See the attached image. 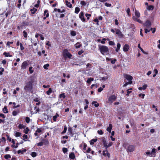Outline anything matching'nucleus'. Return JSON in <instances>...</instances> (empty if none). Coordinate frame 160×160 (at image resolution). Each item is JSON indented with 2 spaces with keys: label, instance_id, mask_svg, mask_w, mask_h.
I'll list each match as a JSON object with an SVG mask.
<instances>
[{
  "label": "nucleus",
  "instance_id": "69168bd1",
  "mask_svg": "<svg viewBox=\"0 0 160 160\" xmlns=\"http://www.w3.org/2000/svg\"><path fill=\"white\" fill-rule=\"evenodd\" d=\"M20 49L21 50H23L24 49V47H23L22 44L20 43Z\"/></svg>",
  "mask_w": 160,
  "mask_h": 160
},
{
  "label": "nucleus",
  "instance_id": "774afa93",
  "mask_svg": "<svg viewBox=\"0 0 160 160\" xmlns=\"http://www.w3.org/2000/svg\"><path fill=\"white\" fill-rule=\"evenodd\" d=\"M106 40V38H103L102 39V40L101 41V42L102 44H105V41Z\"/></svg>",
  "mask_w": 160,
  "mask_h": 160
},
{
  "label": "nucleus",
  "instance_id": "f03ea898",
  "mask_svg": "<svg viewBox=\"0 0 160 160\" xmlns=\"http://www.w3.org/2000/svg\"><path fill=\"white\" fill-rule=\"evenodd\" d=\"M99 50L101 53L103 55H107L109 53L108 48L106 46L102 45L99 47Z\"/></svg>",
  "mask_w": 160,
  "mask_h": 160
},
{
  "label": "nucleus",
  "instance_id": "603ef678",
  "mask_svg": "<svg viewBox=\"0 0 160 160\" xmlns=\"http://www.w3.org/2000/svg\"><path fill=\"white\" fill-rule=\"evenodd\" d=\"M4 158L6 159H8L11 158V156L9 154H6L4 156Z\"/></svg>",
  "mask_w": 160,
  "mask_h": 160
},
{
  "label": "nucleus",
  "instance_id": "f3484780",
  "mask_svg": "<svg viewBox=\"0 0 160 160\" xmlns=\"http://www.w3.org/2000/svg\"><path fill=\"white\" fill-rule=\"evenodd\" d=\"M65 3L66 5L69 8H72V5L71 3L69 2L68 0H66L65 1Z\"/></svg>",
  "mask_w": 160,
  "mask_h": 160
},
{
  "label": "nucleus",
  "instance_id": "6e6d98bb",
  "mask_svg": "<svg viewBox=\"0 0 160 160\" xmlns=\"http://www.w3.org/2000/svg\"><path fill=\"white\" fill-rule=\"evenodd\" d=\"M62 150L63 152L64 153H65L67 152L68 151V150L67 148H62Z\"/></svg>",
  "mask_w": 160,
  "mask_h": 160
},
{
  "label": "nucleus",
  "instance_id": "0e129e2a",
  "mask_svg": "<svg viewBox=\"0 0 160 160\" xmlns=\"http://www.w3.org/2000/svg\"><path fill=\"white\" fill-rule=\"evenodd\" d=\"M36 131L38 133H40L42 132V129L41 128H38Z\"/></svg>",
  "mask_w": 160,
  "mask_h": 160
},
{
  "label": "nucleus",
  "instance_id": "1a4fd4ad",
  "mask_svg": "<svg viewBox=\"0 0 160 160\" xmlns=\"http://www.w3.org/2000/svg\"><path fill=\"white\" fill-rule=\"evenodd\" d=\"M151 25V23L150 21L148 20L144 23L143 26L146 28H149Z\"/></svg>",
  "mask_w": 160,
  "mask_h": 160
},
{
  "label": "nucleus",
  "instance_id": "2f4dec72",
  "mask_svg": "<svg viewBox=\"0 0 160 160\" xmlns=\"http://www.w3.org/2000/svg\"><path fill=\"white\" fill-rule=\"evenodd\" d=\"M59 117V115L58 113H56L55 115L53 116V120L55 122L56 121V119L57 118Z\"/></svg>",
  "mask_w": 160,
  "mask_h": 160
},
{
  "label": "nucleus",
  "instance_id": "4c0bfd02",
  "mask_svg": "<svg viewBox=\"0 0 160 160\" xmlns=\"http://www.w3.org/2000/svg\"><path fill=\"white\" fill-rule=\"evenodd\" d=\"M154 8V6L152 5H149L147 9L149 10H152Z\"/></svg>",
  "mask_w": 160,
  "mask_h": 160
},
{
  "label": "nucleus",
  "instance_id": "4be33fe9",
  "mask_svg": "<svg viewBox=\"0 0 160 160\" xmlns=\"http://www.w3.org/2000/svg\"><path fill=\"white\" fill-rule=\"evenodd\" d=\"M68 131L70 134L71 135V136L72 137L74 135V134L72 132V129L71 127H70L68 128Z\"/></svg>",
  "mask_w": 160,
  "mask_h": 160
},
{
  "label": "nucleus",
  "instance_id": "412c9836",
  "mask_svg": "<svg viewBox=\"0 0 160 160\" xmlns=\"http://www.w3.org/2000/svg\"><path fill=\"white\" fill-rule=\"evenodd\" d=\"M75 48L76 49L79 48L81 46L82 44H80V42H78L75 45Z\"/></svg>",
  "mask_w": 160,
  "mask_h": 160
},
{
  "label": "nucleus",
  "instance_id": "e433bc0d",
  "mask_svg": "<svg viewBox=\"0 0 160 160\" xmlns=\"http://www.w3.org/2000/svg\"><path fill=\"white\" fill-rule=\"evenodd\" d=\"M80 11V9L78 7H76L75 8V12L76 13L78 14Z\"/></svg>",
  "mask_w": 160,
  "mask_h": 160
},
{
  "label": "nucleus",
  "instance_id": "5fc2aeb1",
  "mask_svg": "<svg viewBox=\"0 0 160 160\" xmlns=\"http://www.w3.org/2000/svg\"><path fill=\"white\" fill-rule=\"evenodd\" d=\"M21 135V133L20 132H17L15 134V136L16 137H20Z\"/></svg>",
  "mask_w": 160,
  "mask_h": 160
},
{
  "label": "nucleus",
  "instance_id": "052dcab7",
  "mask_svg": "<svg viewBox=\"0 0 160 160\" xmlns=\"http://www.w3.org/2000/svg\"><path fill=\"white\" fill-rule=\"evenodd\" d=\"M91 149L90 148L88 147V149L86 151V152L84 151V152H87V153H89L91 151Z\"/></svg>",
  "mask_w": 160,
  "mask_h": 160
},
{
  "label": "nucleus",
  "instance_id": "a18cd8bd",
  "mask_svg": "<svg viewBox=\"0 0 160 160\" xmlns=\"http://www.w3.org/2000/svg\"><path fill=\"white\" fill-rule=\"evenodd\" d=\"M97 132L99 134H100L101 135H102L104 133L103 131L101 130H98L97 131Z\"/></svg>",
  "mask_w": 160,
  "mask_h": 160
},
{
  "label": "nucleus",
  "instance_id": "c756f323",
  "mask_svg": "<svg viewBox=\"0 0 160 160\" xmlns=\"http://www.w3.org/2000/svg\"><path fill=\"white\" fill-rule=\"evenodd\" d=\"M44 15L46 16V17H48L49 16V14L48 13V10H46L44 11Z\"/></svg>",
  "mask_w": 160,
  "mask_h": 160
},
{
  "label": "nucleus",
  "instance_id": "423d86ee",
  "mask_svg": "<svg viewBox=\"0 0 160 160\" xmlns=\"http://www.w3.org/2000/svg\"><path fill=\"white\" fill-rule=\"evenodd\" d=\"M123 76L124 78L129 82L132 81V80L133 79V77L130 75L125 74L123 75Z\"/></svg>",
  "mask_w": 160,
  "mask_h": 160
},
{
  "label": "nucleus",
  "instance_id": "49530a36",
  "mask_svg": "<svg viewBox=\"0 0 160 160\" xmlns=\"http://www.w3.org/2000/svg\"><path fill=\"white\" fill-rule=\"evenodd\" d=\"M87 147V144L85 143L84 142L83 143V151H86V148Z\"/></svg>",
  "mask_w": 160,
  "mask_h": 160
},
{
  "label": "nucleus",
  "instance_id": "13d9d810",
  "mask_svg": "<svg viewBox=\"0 0 160 160\" xmlns=\"http://www.w3.org/2000/svg\"><path fill=\"white\" fill-rule=\"evenodd\" d=\"M0 69L1 70V71H0V75H2L3 74V72L4 71V69L2 67L0 68Z\"/></svg>",
  "mask_w": 160,
  "mask_h": 160
},
{
  "label": "nucleus",
  "instance_id": "4468645a",
  "mask_svg": "<svg viewBox=\"0 0 160 160\" xmlns=\"http://www.w3.org/2000/svg\"><path fill=\"white\" fill-rule=\"evenodd\" d=\"M100 139L102 141L103 144L104 146V147L105 148L106 145H107V143L106 142V141L105 140V138L104 137H102Z\"/></svg>",
  "mask_w": 160,
  "mask_h": 160
},
{
  "label": "nucleus",
  "instance_id": "09e8293b",
  "mask_svg": "<svg viewBox=\"0 0 160 160\" xmlns=\"http://www.w3.org/2000/svg\"><path fill=\"white\" fill-rule=\"evenodd\" d=\"M43 145L42 142V141L41 142L38 143H37L36 144V145L38 146H42Z\"/></svg>",
  "mask_w": 160,
  "mask_h": 160
},
{
  "label": "nucleus",
  "instance_id": "c9c22d12",
  "mask_svg": "<svg viewBox=\"0 0 160 160\" xmlns=\"http://www.w3.org/2000/svg\"><path fill=\"white\" fill-rule=\"evenodd\" d=\"M112 142H109L108 144V145L107 144V145H106V147H105V149H107V148L108 147H110L111 146H112Z\"/></svg>",
  "mask_w": 160,
  "mask_h": 160
},
{
  "label": "nucleus",
  "instance_id": "4d7b16f0",
  "mask_svg": "<svg viewBox=\"0 0 160 160\" xmlns=\"http://www.w3.org/2000/svg\"><path fill=\"white\" fill-rule=\"evenodd\" d=\"M145 95L143 93H140L139 94L138 96L140 97H141L142 98H144Z\"/></svg>",
  "mask_w": 160,
  "mask_h": 160
},
{
  "label": "nucleus",
  "instance_id": "338daca9",
  "mask_svg": "<svg viewBox=\"0 0 160 160\" xmlns=\"http://www.w3.org/2000/svg\"><path fill=\"white\" fill-rule=\"evenodd\" d=\"M80 4L83 6H84L86 5V3L84 1H82L80 2Z\"/></svg>",
  "mask_w": 160,
  "mask_h": 160
},
{
  "label": "nucleus",
  "instance_id": "a878e982",
  "mask_svg": "<svg viewBox=\"0 0 160 160\" xmlns=\"http://www.w3.org/2000/svg\"><path fill=\"white\" fill-rule=\"evenodd\" d=\"M135 16L138 18L140 17V13H139V12L138 11L136 10H135Z\"/></svg>",
  "mask_w": 160,
  "mask_h": 160
},
{
  "label": "nucleus",
  "instance_id": "6ab92c4d",
  "mask_svg": "<svg viewBox=\"0 0 160 160\" xmlns=\"http://www.w3.org/2000/svg\"><path fill=\"white\" fill-rule=\"evenodd\" d=\"M3 55L5 57H12V55L10 54V53L9 52H4L3 53Z\"/></svg>",
  "mask_w": 160,
  "mask_h": 160
},
{
  "label": "nucleus",
  "instance_id": "f8f14e48",
  "mask_svg": "<svg viewBox=\"0 0 160 160\" xmlns=\"http://www.w3.org/2000/svg\"><path fill=\"white\" fill-rule=\"evenodd\" d=\"M102 154L105 157L107 156L108 158H109L110 157V153L108 152L107 149H106L105 150L103 151Z\"/></svg>",
  "mask_w": 160,
  "mask_h": 160
},
{
  "label": "nucleus",
  "instance_id": "473e14b6",
  "mask_svg": "<svg viewBox=\"0 0 160 160\" xmlns=\"http://www.w3.org/2000/svg\"><path fill=\"white\" fill-rule=\"evenodd\" d=\"M70 34L72 36H75L76 35V32L74 31H70Z\"/></svg>",
  "mask_w": 160,
  "mask_h": 160
},
{
  "label": "nucleus",
  "instance_id": "dca6fc26",
  "mask_svg": "<svg viewBox=\"0 0 160 160\" xmlns=\"http://www.w3.org/2000/svg\"><path fill=\"white\" fill-rule=\"evenodd\" d=\"M112 128V125L110 123L109 125V126L107 128L106 130L109 133H110L111 132Z\"/></svg>",
  "mask_w": 160,
  "mask_h": 160
},
{
  "label": "nucleus",
  "instance_id": "a211bd4d",
  "mask_svg": "<svg viewBox=\"0 0 160 160\" xmlns=\"http://www.w3.org/2000/svg\"><path fill=\"white\" fill-rule=\"evenodd\" d=\"M97 139L96 138H94L91 139L90 141V144L91 145H93L95 142L97 141Z\"/></svg>",
  "mask_w": 160,
  "mask_h": 160
},
{
  "label": "nucleus",
  "instance_id": "680f3d73",
  "mask_svg": "<svg viewBox=\"0 0 160 160\" xmlns=\"http://www.w3.org/2000/svg\"><path fill=\"white\" fill-rule=\"evenodd\" d=\"M109 44L110 45L114 46L115 45V44L114 42L112 41H110L109 42Z\"/></svg>",
  "mask_w": 160,
  "mask_h": 160
},
{
  "label": "nucleus",
  "instance_id": "79ce46f5",
  "mask_svg": "<svg viewBox=\"0 0 160 160\" xmlns=\"http://www.w3.org/2000/svg\"><path fill=\"white\" fill-rule=\"evenodd\" d=\"M23 138H24L23 140L24 141H26L27 140L25 139H27L28 138V137L27 135L26 134H24L22 136Z\"/></svg>",
  "mask_w": 160,
  "mask_h": 160
},
{
  "label": "nucleus",
  "instance_id": "7ed1b4c3",
  "mask_svg": "<svg viewBox=\"0 0 160 160\" xmlns=\"http://www.w3.org/2000/svg\"><path fill=\"white\" fill-rule=\"evenodd\" d=\"M117 98V96L114 95H110L107 98V99L106 100V103L112 104L114 101L116 100Z\"/></svg>",
  "mask_w": 160,
  "mask_h": 160
},
{
  "label": "nucleus",
  "instance_id": "39448f33",
  "mask_svg": "<svg viewBox=\"0 0 160 160\" xmlns=\"http://www.w3.org/2000/svg\"><path fill=\"white\" fill-rule=\"evenodd\" d=\"M28 65V61L23 62L21 65V69L23 70L25 69Z\"/></svg>",
  "mask_w": 160,
  "mask_h": 160
},
{
  "label": "nucleus",
  "instance_id": "e2e57ef3",
  "mask_svg": "<svg viewBox=\"0 0 160 160\" xmlns=\"http://www.w3.org/2000/svg\"><path fill=\"white\" fill-rule=\"evenodd\" d=\"M29 131V129L28 128H27L24 131V133L25 134H28V132Z\"/></svg>",
  "mask_w": 160,
  "mask_h": 160
},
{
  "label": "nucleus",
  "instance_id": "2eb2a0df",
  "mask_svg": "<svg viewBox=\"0 0 160 160\" xmlns=\"http://www.w3.org/2000/svg\"><path fill=\"white\" fill-rule=\"evenodd\" d=\"M42 142L43 144L44 145H48L49 144V141L47 139H43L42 141Z\"/></svg>",
  "mask_w": 160,
  "mask_h": 160
},
{
  "label": "nucleus",
  "instance_id": "9b49d317",
  "mask_svg": "<svg viewBox=\"0 0 160 160\" xmlns=\"http://www.w3.org/2000/svg\"><path fill=\"white\" fill-rule=\"evenodd\" d=\"M29 23L26 21L22 22L21 24V28L22 29L24 27L28 26L29 25Z\"/></svg>",
  "mask_w": 160,
  "mask_h": 160
},
{
  "label": "nucleus",
  "instance_id": "bb28decb",
  "mask_svg": "<svg viewBox=\"0 0 160 160\" xmlns=\"http://www.w3.org/2000/svg\"><path fill=\"white\" fill-rule=\"evenodd\" d=\"M92 105L94 104V106L95 107H98L99 106V104L96 101L92 102Z\"/></svg>",
  "mask_w": 160,
  "mask_h": 160
},
{
  "label": "nucleus",
  "instance_id": "b1692460",
  "mask_svg": "<svg viewBox=\"0 0 160 160\" xmlns=\"http://www.w3.org/2000/svg\"><path fill=\"white\" fill-rule=\"evenodd\" d=\"M138 48H139L140 50L142 51V52L143 53H144V54H148V53L147 52H145L144 50H143V49L140 46V44H139L138 45Z\"/></svg>",
  "mask_w": 160,
  "mask_h": 160
},
{
  "label": "nucleus",
  "instance_id": "c85d7f7f",
  "mask_svg": "<svg viewBox=\"0 0 160 160\" xmlns=\"http://www.w3.org/2000/svg\"><path fill=\"white\" fill-rule=\"evenodd\" d=\"M27 151V150L26 149H24L23 150H19L18 151V154L21 153L22 154L24 152H26Z\"/></svg>",
  "mask_w": 160,
  "mask_h": 160
},
{
  "label": "nucleus",
  "instance_id": "ea45409f",
  "mask_svg": "<svg viewBox=\"0 0 160 160\" xmlns=\"http://www.w3.org/2000/svg\"><path fill=\"white\" fill-rule=\"evenodd\" d=\"M34 109L36 110L35 113H37L38 112H39L40 111L39 108L36 106L34 107Z\"/></svg>",
  "mask_w": 160,
  "mask_h": 160
},
{
  "label": "nucleus",
  "instance_id": "3c124183",
  "mask_svg": "<svg viewBox=\"0 0 160 160\" xmlns=\"http://www.w3.org/2000/svg\"><path fill=\"white\" fill-rule=\"evenodd\" d=\"M25 127L23 124H19L18 126V128L20 129L24 128Z\"/></svg>",
  "mask_w": 160,
  "mask_h": 160
},
{
  "label": "nucleus",
  "instance_id": "c03bdc74",
  "mask_svg": "<svg viewBox=\"0 0 160 160\" xmlns=\"http://www.w3.org/2000/svg\"><path fill=\"white\" fill-rule=\"evenodd\" d=\"M132 83V81L128 82H126L123 85L124 87H125L128 85V84H131Z\"/></svg>",
  "mask_w": 160,
  "mask_h": 160
},
{
  "label": "nucleus",
  "instance_id": "bf43d9fd",
  "mask_svg": "<svg viewBox=\"0 0 160 160\" xmlns=\"http://www.w3.org/2000/svg\"><path fill=\"white\" fill-rule=\"evenodd\" d=\"M30 119L29 117H27L25 118V121L27 123H29L30 122Z\"/></svg>",
  "mask_w": 160,
  "mask_h": 160
},
{
  "label": "nucleus",
  "instance_id": "8fccbe9b",
  "mask_svg": "<svg viewBox=\"0 0 160 160\" xmlns=\"http://www.w3.org/2000/svg\"><path fill=\"white\" fill-rule=\"evenodd\" d=\"M49 64L48 63L45 64L43 66V68L45 69H47L48 68V67L49 66Z\"/></svg>",
  "mask_w": 160,
  "mask_h": 160
},
{
  "label": "nucleus",
  "instance_id": "72a5a7b5",
  "mask_svg": "<svg viewBox=\"0 0 160 160\" xmlns=\"http://www.w3.org/2000/svg\"><path fill=\"white\" fill-rule=\"evenodd\" d=\"M23 36L24 38L27 39V38L28 34L25 31H24L22 32Z\"/></svg>",
  "mask_w": 160,
  "mask_h": 160
},
{
  "label": "nucleus",
  "instance_id": "de8ad7c7",
  "mask_svg": "<svg viewBox=\"0 0 160 160\" xmlns=\"http://www.w3.org/2000/svg\"><path fill=\"white\" fill-rule=\"evenodd\" d=\"M32 67H30L29 68V71L30 74H32L33 73L34 71L32 70Z\"/></svg>",
  "mask_w": 160,
  "mask_h": 160
},
{
  "label": "nucleus",
  "instance_id": "a19ab883",
  "mask_svg": "<svg viewBox=\"0 0 160 160\" xmlns=\"http://www.w3.org/2000/svg\"><path fill=\"white\" fill-rule=\"evenodd\" d=\"M67 127H66V126H65L64 127V130H63V131L61 132V134H63L64 133H65L66 131H67Z\"/></svg>",
  "mask_w": 160,
  "mask_h": 160
},
{
  "label": "nucleus",
  "instance_id": "f704fd0d",
  "mask_svg": "<svg viewBox=\"0 0 160 160\" xmlns=\"http://www.w3.org/2000/svg\"><path fill=\"white\" fill-rule=\"evenodd\" d=\"M52 89L51 88H49L48 89V90L46 92L47 94L49 95H50L52 92Z\"/></svg>",
  "mask_w": 160,
  "mask_h": 160
},
{
  "label": "nucleus",
  "instance_id": "6e6552de",
  "mask_svg": "<svg viewBox=\"0 0 160 160\" xmlns=\"http://www.w3.org/2000/svg\"><path fill=\"white\" fill-rule=\"evenodd\" d=\"M84 13L82 12H81L79 15V17L82 21L83 22H86V19L84 16Z\"/></svg>",
  "mask_w": 160,
  "mask_h": 160
},
{
  "label": "nucleus",
  "instance_id": "864d4df0",
  "mask_svg": "<svg viewBox=\"0 0 160 160\" xmlns=\"http://www.w3.org/2000/svg\"><path fill=\"white\" fill-rule=\"evenodd\" d=\"M85 16L87 17V20L89 19V17L91 16V15L90 14L86 13L85 14Z\"/></svg>",
  "mask_w": 160,
  "mask_h": 160
},
{
  "label": "nucleus",
  "instance_id": "5701e85b",
  "mask_svg": "<svg viewBox=\"0 0 160 160\" xmlns=\"http://www.w3.org/2000/svg\"><path fill=\"white\" fill-rule=\"evenodd\" d=\"M30 11L31 12V13L32 14H34L36 13V12L37 11V9L33 8H32L30 10Z\"/></svg>",
  "mask_w": 160,
  "mask_h": 160
},
{
  "label": "nucleus",
  "instance_id": "7c9ffc66",
  "mask_svg": "<svg viewBox=\"0 0 160 160\" xmlns=\"http://www.w3.org/2000/svg\"><path fill=\"white\" fill-rule=\"evenodd\" d=\"M3 111L4 113H7L8 112L6 106H4V108L3 109Z\"/></svg>",
  "mask_w": 160,
  "mask_h": 160
},
{
  "label": "nucleus",
  "instance_id": "f257e3e1",
  "mask_svg": "<svg viewBox=\"0 0 160 160\" xmlns=\"http://www.w3.org/2000/svg\"><path fill=\"white\" fill-rule=\"evenodd\" d=\"M33 82V81L32 80H31L25 83L24 88V90L26 92H30L32 90Z\"/></svg>",
  "mask_w": 160,
  "mask_h": 160
},
{
  "label": "nucleus",
  "instance_id": "aec40b11",
  "mask_svg": "<svg viewBox=\"0 0 160 160\" xmlns=\"http://www.w3.org/2000/svg\"><path fill=\"white\" fill-rule=\"evenodd\" d=\"M69 157L72 159H74L75 158V155L73 152L71 153L69 155Z\"/></svg>",
  "mask_w": 160,
  "mask_h": 160
},
{
  "label": "nucleus",
  "instance_id": "0eeeda50",
  "mask_svg": "<svg viewBox=\"0 0 160 160\" xmlns=\"http://www.w3.org/2000/svg\"><path fill=\"white\" fill-rule=\"evenodd\" d=\"M135 147L133 145H129L127 149L128 152H132L135 150Z\"/></svg>",
  "mask_w": 160,
  "mask_h": 160
},
{
  "label": "nucleus",
  "instance_id": "cd10ccee",
  "mask_svg": "<svg viewBox=\"0 0 160 160\" xmlns=\"http://www.w3.org/2000/svg\"><path fill=\"white\" fill-rule=\"evenodd\" d=\"M94 80V78H88L87 81V82L88 84H90L91 82L92 81Z\"/></svg>",
  "mask_w": 160,
  "mask_h": 160
},
{
  "label": "nucleus",
  "instance_id": "393cba45",
  "mask_svg": "<svg viewBox=\"0 0 160 160\" xmlns=\"http://www.w3.org/2000/svg\"><path fill=\"white\" fill-rule=\"evenodd\" d=\"M58 98H63L64 99L66 98L65 93L63 92L60 94Z\"/></svg>",
  "mask_w": 160,
  "mask_h": 160
},
{
  "label": "nucleus",
  "instance_id": "20e7f679",
  "mask_svg": "<svg viewBox=\"0 0 160 160\" xmlns=\"http://www.w3.org/2000/svg\"><path fill=\"white\" fill-rule=\"evenodd\" d=\"M62 55L65 58H70L72 56V54L68 52V50L67 49H65L63 51Z\"/></svg>",
  "mask_w": 160,
  "mask_h": 160
},
{
  "label": "nucleus",
  "instance_id": "9d476101",
  "mask_svg": "<svg viewBox=\"0 0 160 160\" xmlns=\"http://www.w3.org/2000/svg\"><path fill=\"white\" fill-rule=\"evenodd\" d=\"M116 33L118 35L120 38H123V35L122 34L121 31L118 29L115 28Z\"/></svg>",
  "mask_w": 160,
  "mask_h": 160
},
{
  "label": "nucleus",
  "instance_id": "37998d69",
  "mask_svg": "<svg viewBox=\"0 0 160 160\" xmlns=\"http://www.w3.org/2000/svg\"><path fill=\"white\" fill-rule=\"evenodd\" d=\"M37 154L36 152H32V153L31 154V156L33 158H34L35 157H36L37 156Z\"/></svg>",
  "mask_w": 160,
  "mask_h": 160
},
{
  "label": "nucleus",
  "instance_id": "ddd939ff",
  "mask_svg": "<svg viewBox=\"0 0 160 160\" xmlns=\"http://www.w3.org/2000/svg\"><path fill=\"white\" fill-rule=\"evenodd\" d=\"M129 46L127 44H126L123 47V50L125 52H127L129 49Z\"/></svg>",
  "mask_w": 160,
  "mask_h": 160
},
{
  "label": "nucleus",
  "instance_id": "58836bf2",
  "mask_svg": "<svg viewBox=\"0 0 160 160\" xmlns=\"http://www.w3.org/2000/svg\"><path fill=\"white\" fill-rule=\"evenodd\" d=\"M22 1L21 0H18V3L17 5V7L20 8L21 6V3Z\"/></svg>",
  "mask_w": 160,
  "mask_h": 160
}]
</instances>
